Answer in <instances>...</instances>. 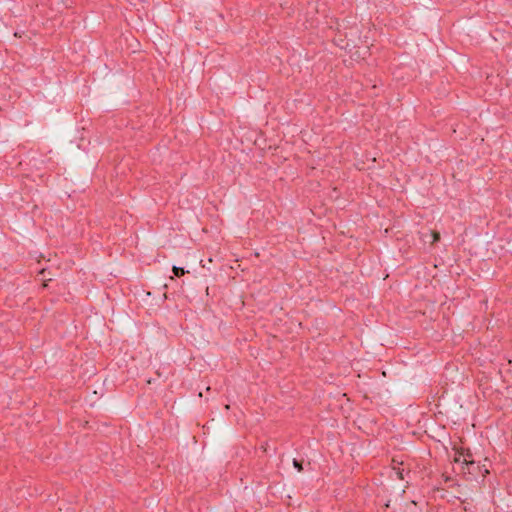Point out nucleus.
I'll use <instances>...</instances> for the list:
<instances>
[{
  "label": "nucleus",
  "mask_w": 512,
  "mask_h": 512,
  "mask_svg": "<svg viewBox=\"0 0 512 512\" xmlns=\"http://www.w3.org/2000/svg\"><path fill=\"white\" fill-rule=\"evenodd\" d=\"M463 469H466L467 473L477 476L482 473L480 461L478 460H468V463L462 465Z\"/></svg>",
  "instance_id": "nucleus-1"
},
{
  "label": "nucleus",
  "mask_w": 512,
  "mask_h": 512,
  "mask_svg": "<svg viewBox=\"0 0 512 512\" xmlns=\"http://www.w3.org/2000/svg\"><path fill=\"white\" fill-rule=\"evenodd\" d=\"M293 466L295 469H297L298 472H302L303 471V464H302V461L294 458L293 459Z\"/></svg>",
  "instance_id": "nucleus-4"
},
{
  "label": "nucleus",
  "mask_w": 512,
  "mask_h": 512,
  "mask_svg": "<svg viewBox=\"0 0 512 512\" xmlns=\"http://www.w3.org/2000/svg\"><path fill=\"white\" fill-rule=\"evenodd\" d=\"M460 456H463L462 465L468 463V460H476L474 458V454L472 453V451L469 448L461 447L460 448Z\"/></svg>",
  "instance_id": "nucleus-2"
},
{
  "label": "nucleus",
  "mask_w": 512,
  "mask_h": 512,
  "mask_svg": "<svg viewBox=\"0 0 512 512\" xmlns=\"http://www.w3.org/2000/svg\"><path fill=\"white\" fill-rule=\"evenodd\" d=\"M172 271L176 277H181L184 274L188 273L183 267L173 266Z\"/></svg>",
  "instance_id": "nucleus-3"
},
{
  "label": "nucleus",
  "mask_w": 512,
  "mask_h": 512,
  "mask_svg": "<svg viewBox=\"0 0 512 512\" xmlns=\"http://www.w3.org/2000/svg\"><path fill=\"white\" fill-rule=\"evenodd\" d=\"M439 238H440V235H439L438 233H436V234L434 235V240H438Z\"/></svg>",
  "instance_id": "nucleus-7"
},
{
  "label": "nucleus",
  "mask_w": 512,
  "mask_h": 512,
  "mask_svg": "<svg viewBox=\"0 0 512 512\" xmlns=\"http://www.w3.org/2000/svg\"><path fill=\"white\" fill-rule=\"evenodd\" d=\"M463 456H460V448L456 449V455L454 457V462L462 465Z\"/></svg>",
  "instance_id": "nucleus-5"
},
{
  "label": "nucleus",
  "mask_w": 512,
  "mask_h": 512,
  "mask_svg": "<svg viewBox=\"0 0 512 512\" xmlns=\"http://www.w3.org/2000/svg\"><path fill=\"white\" fill-rule=\"evenodd\" d=\"M396 473H397L399 479H401V480L405 479V476H404L405 470L404 469L398 468Z\"/></svg>",
  "instance_id": "nucleus-6"
}]
</instances>
